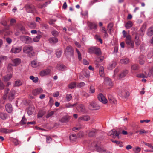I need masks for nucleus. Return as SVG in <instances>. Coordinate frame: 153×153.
<instances>
[{
	"label": "nucleus",
	"instance_id": "9b49d317",
	"mask_svg": "<svg viewBox=\"0 0 153 153\" xmlns=\"http://www.w3.org/2000/svg\"><path fill=\"white\" fill-rule=\"evenodd\" d=\"M33 48L30 46H26L23 48V51L25 53L28 54L30 52H32Z\"/></svg>",
	"mask_w": 153,
	"mask_h": 153
},
{
	"label": "nucleus",
	"instance_id": "a878e982",
	"mask_svg": "<svg viewBox=\"0 0 153 153\" xmlns=\"http://www.w3.org/2000/svg\"><path fill=\"white\" fill-rule=\"evenodd\" d=\"M69 117L68 116H65L63 117L59 121L62 123H66L68 121Z\"/></svg>",
	"mask_w": 153,
	"mask_h": 153
},
{
	"label": "nucleus",
	"instance_id": "8fccbe9b",
	"mask_svg": "<svg viewBox=\"0 0 153 153\" xmlns=\"http://www.w3.org/2000/svg\"><path fill=\"white\" fill-rule=\"evenodd\" d=\"M76 86V83L75 82H72L70 84L68 85L69 88H74Z\"/></svg>",
	"mask_w": 153,
	"mask_h": 153
},
{
	"label": "nucleus",
	"instance_id": "473e14b6",
	"mask_svg": "<svg viewBox=\"0 0 153 153\" xmlns=\"http://www.w3.org/2000/svg\"><path fill=\"white\" fill-rule=\"evenodd\" d=\"M129 62V59L127 58L123 59L120 60V63L121 64H126L128 63Z\"/></svg>",
	"mask_w": 153,
	"mask_h": 153
},
{
	"label": "nucleus",
	"instance_id": "4d7b16f0",
	"mask_svg": "<svg viewBox=\"0 0 153 153\" xmlns=\"http://www.w3.org/2000/svg\"><path fill=\"white\" fill-rule=\"evenodd\" d=\"M62 52L60 50H57L56 53V56L58 57L59 58L60 57L61 55Z\"/></svg>",
	"mask_w": 153,
	"mask_h": 153
},
{
	"label": "nucleus",
	"instance_id": "f704fd0d",
	"mask_svg": "<svg viewBox=\"0 0 153 153\" xmlns=\"http://www.w3.org/2000/svg\"><path fill=\"white\" fill-rule=\"evenodd\" d=\"M7 117V114L0 112V118L2 120H5Z\"/></svg>",
	"mask_w": 153,
	"mask_h": 153
},
{
	"label": "nucleus",
	"instance_id": "774afa93",
	"mask_svg": "<svg viewBox=\"0 0 153 153\" xmlns=\"http://www.w3.org/2000/svg\"><path fill=\"white\" fill-rule=\"evenodd\" d=\"M116 65V63L115 62H113L110 65L109 68L111 69L115 67Z\"/></svg>",
	"mask_w": 153,
	"mask_h": 153
},
{
	"label": "nucleus",
	"instance_id": "72a5a7b5",
	"mask_svg": "<svg viewBox=\"0 0 153 153\" xmlns=\"http://www.w3.org/2000/svg\"><path fill=\"white\" fill-rule=\"evenodd\" d=\"M147 35L149 36H151L153 35V27H151L148 29Z\"/></svg>",
	"mask_w": 153,
	"mask_h": 153
},
{
	"label": "nucleus",
	"instance_id": "9d476101",
	"mask_svg": "<svg viewBox=\"0 0 153 153\" xmlns=\"http://www.w3.org/2000/svg\"><path fill=\"white\" fill-rule=\"evenodd\" d=\"M78 112L84 113L85 111V109L84 105L82 104L78 105L76 108Z\"/></svg>",
	"mask_w": 153,
	"mask_h": 153
},
{
	"label": "nucleus",
	"instance_id": "b1692460",
	"mask_svg": "<svg viewBox=\"0 0 153 153\" xmlns=\"http://www.w3.org/2000/svg\"><path fill=\"white\" fill-rule=\"evenodd\" d=\"M34 107L33 105L29 106L28 110L27 111V113L29 115H32L34 111Z\"/></svg>",
	"mask_w": 153,
	"mask_h": 153
},
{
	"label": "nucleus",
	"instance_id": "c03bdc74",
	"mask_svg": "<svg viewBox=\"0 0 153 153\" xmlns=\"http://www.w3.org/2000/svg\"><path fill=\"white\" fill-rule=\"evenodd\" d=\"M12 141L14 145L15 146L21 143V142L19 141L17 139L14 138L13 139Z\"/></svg>",
	"mask_w": 153,
	"mask_h": 153
},
{
	"label": "nucleus",
	"instance_id": "0eeeda50",
	"mask_svg": "<svg viewBox=\"0 0 153 153\" xmlns=\"http://www.w3.org/2000/svg\"><path fill=\"white\" fill-rule=\"evenodd\" d=\"M99 100L104 104H106L108 100L105 97L102 93H100L97 96Z\"/></svg>",
	"mask_w": 153,
	"mask_h": 153
},
{
	"label": "nucleus",
	"instance_id": "cd10ccee",
	"mask_svg": "<svg viewBox=\"0 0 153 153\" xmlns=\"http://www.w3.org/2000/svg\"><path fill=\"white\" fill-rule=\"evenodd\" d=\"M49 69H46L41 71L40 73V75L42 76H43L48 74L50 72Z\"/></svg>",
	"mask_w": 153,
	"mask_h": 153
},
{
	"label": "nucleus",
	"instance_id": "4c0bfd02",
	"mask_svg": "<svg viewBox=\"0 0 153 153\" xmlns=\"http://www.w3.org/2000/svg\"><path fill=\"white\" fill-rule=\"evenodd\" d=\"M12 75L11 74H9L4 76V81L7 82L12 77Z\"/></svg>",
	"mask_w": 153,
	"mask_h": 153
},
{
	"label": "nucleus",
	"instance_id": "393cba45",
	"mask_svg": "<svg viewBox=\"0 0 153 153\" xmlns=\"http://www.w3.org/2000/svg\"><path fill=\"white\" fill-rule=\"evenodd\" d=\"M88 27L90 28L91 29H96L97 27V24L94 23H93L91 22H88Z\"/></svg>",
	"mask_w": 153,
	"mask_h": 153
},
{
	"label": "nucleus",
	"instance_id": "ddd939ff",
	"mask_svg": "<svg viewBox=\"0 0 153 153\" xmlns=\"http://www.w3.org/2000/svg\"><path fill=\"white\" fill-rule=\"evenodd\" d=\"M97 130L95 129H92L88 132V136L90 137L95 136L97 132Z\"/></svg>",
	"mask_w": 153,
	"mask_h": 153
},
{
	"label": "nucleus",
	"instance_id": "c756f323",
	"mask_svg": "<svg viewBox=\"0 0 153 153\" xmlns=\"http://www.w3.org/2000/svg\"><path fill=\"white\" fill-rule=\"evenodd\" d=\"M133 25L132 22L131 21H129L125 24V27L126 29H128L131 27Z\"/></svg>",
	"mask_w": 153,
	"mask_h": 153
},
{
	"label": "nucleus",
	"instance_id": "bb28decb",
	"mask_svg": "<svg viewBox=\"0 0 153 153\" xmlns=\"http://www.w3.org/2000/svg\"><path fill=\"white\" fill-rule=\"evenodd\" d=\"M78 119L79 121H88L90 119V117L88 116H84L79 117Z\"/></svg>",
	"mask_w": 153,
	"mask_h": 153
},
{
	"label": "nucleus",
	"instance_id": "a18cd8bd",
	"mask_svg": "<svg viewBox=\"0 0 153 153\" xmlns=\"http://www.w3.org/2000/svg\"><path fill=\"white\" fill-rule=\"evenodd\" d=\"M29 26L30 28L34 29L36 27V25L35 22H31L29 24Z\"/></svg>",
	"mask_w": 153,
	"mask_h": 153
},
{
	"label": "nucleus",
	"instance_id": "39448f33",
	"mask_svg": "<svg viewBox=\"0 0 153 153\" xmlns=\"http://www.w3.org/2000/svg\"><path fill=\"white\" fill-rule=\"evenodd\" d=\"M88 107L91 110H98L100 108V107L94 101L90 102Z\"/></svg>",
	"mask_w": 153,
	"mask_h": 153
},
{
	"label": "nucleus",
	"instance_id": "2f4dec72",
	"mask_svg": "<svg viewBox=\"0 0 153 153\" xmlns=\"http://www.w3.org/2000/svg\"><path fill=\"white\" fill-rule=\"evenodd\" d=\"M113 25L112 23H109L108 25L107 30L110 34H111V32L113 31L112 29Z\"/></svg>",
	"mask_w": 153,
	"mask_h": 153
},
{
	"label": "nucleus",
	"instance_id": "e2e57ef3",
	"mask_svg": "<svg viewBox=\"0 0 153 153\" xmlns=\"http://www.w3.org/2000/svg\"><path fill=\"white\" fill-rule=\"evenodd\" d=\"M95 38L97 40H98L101 44L102 43V40L100 38V37L98 35H95L94 36Z\"/></svg>",
	"mask_w": 153,
	"mask_h": 153
},
{
	"label": "nucleus",
	"instance_id": "7ed1b4c3",
	"mask_svg": "<svg viewBox=\"0 0 153 153\" xmlns=\"http://www.w3.org/2000/svg\"><path fill=\"white\" fill-rule=\"evenodd\" d=\"M131 36L128 34L127 35L126 38V39L125 41L126 44L129 47L133 48L134 46V43L133 40L131 39Z\"/></svg>",
	"mask_w": 153,
	"mask_h": 153
},
{
	"label": "nucleus",
	"instance_id": "5701e85b",
	"mask_svg": "<svg viewBox=\"0 0 153 153\" xmlns=\"http://www.w3.org/2000/svg\"><path fill=\"white\" fill-rule=\"evenodd\" d=\"M6 110L9 113L12 112L13 108L12 106L10 104L7 103L5 106Z\"/></svg>",
	"mask_w": 153,
	"mask_h": 153
},
{
	"label": "nucleus",
	"instance_id": "f3484780",
	"mask_svg": "<svg viewBox=\"0 0 153 153\" xmlns=\"http://www.w3.org/2000/svg\"><path fill=\"white\" fill-rule=\"evenodd\" d=\"M108 99L110 102L112 104L117 103V101L111 94H109L108 96Z\"/></svg>",
	"mask_w": 153,
	"mask_h": 153
},
{
	"label": "nucleus",
	"instance_id": "4468645a",
	"mask_svg": "<svg viewBox=\"0 0 153 153\" xmlns=\"http://www.w3.org/2000/svg\"><path fill=\"white\" fill-rule=\"evenodd\" d=\"M108 134V135L111 136L113 138H116L117 136H118L117 131L114 130H111L110 131Z\"/></svg>",
	"mask_w": 153,
	"mask_h": 153
},
{
	"label": "nucleus",
	"instance_id": "79ce46f5",
	"mask_svg": "<svg viewBox=\"0 0 153 153\" xmlns=\"http://www.w3.org/2000/svg\"><path fill=\"white\" fill-rule=\"evenodd\" d=\"M150 74H138L137 75V76L139 77H142V78H147L148 77L150 76Z\"/></svg>",
	"mask_w": 153,
	"mask_h": 153
},
{
	"label": "nucleus",
	"instance_id": "e433bc0d",
	"mask_svg": "<svg viewBox=\"0 0 153 153\" xmlns=\"http://www.w3.org/2000/svg\"><path fill=\"white\" fill-rule=\"evenodd\" d=\"M101 31L104 33L103 36L104 38H107L108 36V35L105 27H102V28Z\"/></svg>",
	"mask_w": 153,
	"mask_h": 153
},
{
	"label": "nucleus",
	"instance_id": "49530a36",
	"mask_svg": "<svg viewBox=\"0 0 153 153\" xmlns=\"http://www.w3.org/2000/svg\"><path fill=\"white\" fill-rule=\"evenodd\" d=\"M30 78L35 83H36L38 82V79L37 77H35L34 76H30Z\"/></svg>",
	"mask_w": 153,
	"mask_h": 153
},
{
	"label": "nucleus",
	"instance_id": "0e129e2a",
	"mask_svg": "<svg viewBox=\"0 0 153 153\" xmlns=\"http://www.w3.org/2000/svg\"><path fill=\"white\" fill-rule=\"evenodd\" d=\"M76 50L78 54V59L79 60H81L82 59L81 53L77 49H76Z\"/></svg>",
	"mask_w": 153,
	"mask_h": 153
},
{
	"label": "nucleus",
	"instance_id": "09e8293b",
	"mask_svg": "<svg viewBox=\"0 0 153 153\" xmlns=\"http://www.w3.org/2000/svg\"><path fill=\"white\" fill-rule=\"evenodd\" d=\"M45 112L44 111L42 110L38 112V117L41 118L43 116Z\"/></svg>",
	"mask_w": 153,
	"mask_h": 153
},
{
	"label": "nucleus",
	"instance_id": "864d4df0",
	"mask_svg": "<svg viewBox=\"0 0 153 153\" xmlns=\"http://www.w3.org/2000/svg\"><path fill=\"white\" fill-rule=\"evenodd\" d=\"M22 85V82L21 81L19 80L15 81L14 86H19Z\"/></svg>",
	"mask_w": 153,
	"mask_h": 153
},
{
	"label": "nucleus",
	"instance_id": "052dcab7",
	"mask_svg": "<svg viewBox=\"0 0 153 153\" xmlns=\"http://www.w3.org/2000/svg\"><path fill=\"white\" fill-rule=\"evenodd\" d=\"M54 111H52L49 112L46 116V118H48L52 116L54 114Z\"/></svg>",
	"mask_w": 153,
	"mask_h": 153
},
{
	"label": "nucleus",
	"instance_id": "ea45409f",
	"mask_svg": "<svg viewBox=\"0 0 153 153\" xmlns=\"http://www.w3.org/2000/svg\"><path fill=\"white\" fill-rule=\"evenodd\" d=\"M70 139L72 142L75 141L76 140V136L75 134H72L70 136Z\"/></svg>",
	"mask_w": 153,
	"mask_h": 153
},
{
	"label": "nucleus",
	"instance_id": "5fc2aeb1",
	"mask_svg": "<svg viewBox=\"0 0 153 153\" xmlns=\"http://www.w3.org/2000/svg\"><path fill=\"white\" fill-rule=\"evenodd\" d=\"M140 58V59L139 61V62L140 64L143 65L144 63L145 58L143 56H141Z\"/></svg>",
	"mask_w": 153,
	"mask_h": 153
},
{
	"label": "nucleus",
	"instance_id": "de8ad7c7",
	"mask_svg": "<svg viewBox=\"0 0 153 153\" xmlns=\"http://www.w3.org/2000/svg\"><path fill=\"white\" fill-rule=\"evenodd\" d=\"M72 98V96L71 94H68L66 95L65 98L67 101H70Z\"/></svg>",
	"mask_w": 153,
	"mask_h": 153
},
{
	"label": "nucleus",
	"instance_id": "412c9836",
	"mask_svg": "<svg viewBox=\"0 0 153 153\" xmlns=\"http://www.w3.org/2000/svg\"><path fill=\"white\" fill-rule=\"evenodd\" d=\"M32 66L33 68H36L39 66L41 64L40 63L36 60H34L32 61L31 62Z\"/></svg>",
	"mask_w": 153,
	"mask_h": 153
},
{
	"label": "nucleus",
	"instance_id": "7c9ffc66",
	"mask_svg": "<svg viewBox=\"0 0 153 153\" xmlns=\"http://www.w3.org/2000/svg\"><path fill=\"white\" fill-rule=\"evenodd\" d=\"M56 68L57 69L63 71L66 69V67L64 65L59 64L58 65L56 66Z\"/></svg>",
	"mask_w": 153,
	"mask_h": 153
},
{
	"label": "nucleus",
	"instance_id": "dca6fc26",
	"mask_svg": "<svg viewBox=\"0 0 153 153\" xmlns=\"http://www.w3.org/2000/svg\"><path fill=\"white\" fill-rule=\"evenodd\" d=\"M22 49V47H13L12 48L11 51L14 53H19L21 51Z\"/></svg>",
	"mask_w": 153,
	"mask_h": 153
},
{
	"label": "nucleus",
	"instance_id": "1a4fd4ad",
	"mask_svg": "<svg viewBox=\"0 0 153 153\" xmlns=\"http://www.w3.org/2000/svg\"><path fill=\"white\" fill-rule=\"evenodd\" d=\"M65 52L67 54L71 56L73 55L74 53L73 49L72 47L70 46H67L65 50Z\"/></svg>",
	"mask_w": 153,
	"mask_h": 153
},
{
	"label": "nucleus",
	"instance_id": "69168bd1",
	"mask_svg": "<svg viewBox=\"0 0 153 153\" xmlns=\"http://www.w3.org/2000/svg\"><path fill=\"white\" fill-rule=\"evenodd\" d=\"M76 104L75 103L73 104H71V103H68L65 106L67 108H70L71 107H73L74 106H76Z\"/></svg>",
	"mask_w": 153,
	"mask_h": 153
},
{
	"label": "nucleus",
	"instance_id": "58836bf2",
	"mask_svg": "<svg viewBox=\"0 0 153 153\" xmlns=\"http://www.w3.org/2000/svg\"><path fill=\"white\" fill-rule=\"evenodd\" d=\"M146 22L144 23L140 28V30L142 32H145L146 29Z\"/></svg>",
	"mask_w": 153,
	"mask_h": 153
},
{
	"label": "nucleus",
	"instance_id": "13d9d810",
	"mask_svg": "<svg viewBox=\"0 0 153 153\" xmlns=\"http://www.w3.org/2000/svg\"><path fill=\"white\" fill-rule=\"evenodd\" d=\"M41 36V35H38L37 36L33 38V41L35 42H38L40 39Z\"/></svg>",
	"mask_w": 153,
	"mask_h": 153
},
{
	"label": "nucleus",
	"instance_id": "c9c22d12",
	"mask_svg": "<svg viewBox=\"0 0 153 153\" xmlns=\"http://www.w3.org/2000/svg\"><path fill=\"white\" fill-rule=\"evenodd\" d=\"M0 131L1 132L5 133H9L13 131L12 130L7 129L5 128H1L0 129Z\"/></svg>",
	"mask_w": 153,
	"mask_h": 153
},
{
	"label": "nucleus",
	"instance_id": "2eb2a0df",
	"mask_svg": "<svg viewBox=\"0 0 153 153\" xmlns=\"http://www.w3.org/2000/svg\"><path fill=\"white\" fill-rule=\"evenodd\" d=\"M1 24H2L3 26H6V27L5 28L2 30L0 31L1 33H3L5 30H9L10 29L9 26H7V23L6 21H3L1 22Z\"/></svg>",
	"mask_w": 153,
	"mask_h": 153
},
{
	"label": "nucleus",
	"instance_id": "6e6d98bb",
	"mask_svg": "<svg viewBox=\"0 0 153 153\" xmlns=\"http://www.w3.org/2000/svg\"><path fill=\"white\" fill-rule=\"evenodd\" d=\"M131 69L134 70H137L139 69L138 66L137 64H134L132 66Z\"/></svg>",
	"mask_w": 153,
	"mask_h": 153
},
{
	"label": "nucleus",
	"instance_id": "f8f14e48",
	"mask_svg": "<svg viewBox=\"0 0 153 153\" xmlns=\"http://www.w3.org/2000/svg\"><path fill=\"white\" fill-rule=\"evenodd\" d=\"M104 83L106 85L108 86L111 87L113 86V83L110 79L108 77L105 78Z\"/></svg>",
	"mask_w": 153,
	"mask_h": 153
},
{
	"label": "nucleus",
	"instance_id": "f257e3e1",
	"mask_svg": "<svg viewBox=\"0 0 153 153\" xmlns=\"http://www.w3.org/2000/svg\"><path fill=\"white\" fill-rule=\"evenodd\" d=\"M90 148L92 150L96 149L99 152H102L104 150L100 146V144L97 141H94L91 145Z\"/></svg>",
	"mask_w": 153,
	"mask_h": 153
},
{
	"label": "nucleus",
	"instance_id": "680f3d73",
	"mask_svg": "<svg viewBox=\"0 0 153 153\" xmlns=\"http://www.w3.org/2000/svg\"><path fill=\"white\" fill-rule=\"evenodd\" d=\"M90 93L91 94L94 93L95 92V88L94 86H91L90 88Z\"/></svg>",
	"mask_w": 153,
	"mask_h": 153
},
{
	"label": "nucleus",
	"instance_id": "3c124183",
	"mask_svg": "<svg viewBox=\"0 0 153 153\" xmlns=\"http://www.w3.org/2000/svg\"><path fill=\"white\" fill-rule=\"evenodd\" d=\"M7 58V57L5 56H0V64L1 63L2 61H5L6 60Z\"/></svg>",
	"mask_w": 153,
	"mask_h": 153
},
{
	"label": "nucleus",
	"instance_id": "a19ab883",
	"mask_svg": "<svg viewBox=\"0 0 153 153\" xmlns=\"http://www.w3.org/2000/svg\"><path fill=\"white\" fill-rule=\"evenodd\" d=\"M135 42L137 46H139L140 44V40L139 39V37L137 35L135 37Z\"/></svg>",
	"mask_w": 153,
	"mask_h": 153
},
{
	"label": "nucleus",
	"instance_id": "6ab92c4d",
	"mask_svg": "<svg viewBox=\"0 0 153 153\" xmlns=\"http://www.w3.org/2000/svg\"><path fill=\"white\" fill-rule=\"evenodd\" d=\"M15 94V90H11L10 92L8 98L10 101H12L14 98V95Z\"/></svg>",
	"mask_w": 153,
	"mask_h": 153
},
{
	"label": "nucleus",
	"instance_id": "4be33fe9",
	"mask_svg": "<svg viewBox=\"0 0 153 153\" xmlns=\"http://www.w3.org/2000/svg\"><path fill=\"white\" fill-rule=\"evenodd\" d=\"M12 62L13 63V66H16L19 65L21 62V60L19 58H16L12 60Z\"/></svg>",
	"mask_w": 153,
	"mask_h": 153
},
{
	"label": "nucleus",
	"instance_id": "f03ea898",
	"mask_svg": "<svg viewBox=\"0 0 153 153\" xmlns=\"http://www.w3.org/2000/svg\"><path fill=\"white\" fill-rule=\"evenodd\" d=\"M88 51L90 53H95L97 56L100 55L102 54L100 49L96 47L90 48L88 50Z\"/></svg>",
	"mask_w": 153,
	"mask_h": 153
},
{
	"label": "nucleus",
	"instance_id": "bf43d9fd",
	"mask_svg": "<svg viewBox=\"0 0 153 153\" xmlns=\"http://www.w3.org/2000/svg\"><path fill=\"white\" fill-rule=\"evenodd\" d=\"M82 73L84 76L86 78H88L89 76V73L88 71H83Z\"/></svg>",
	"mask_w": 153,
	"mask_h": 153
},
{
	"label": "nucleus",
	"instance_id": "aec40b11",
	"mask_svg": "<svg viewBox=\"0 0 153 153\" xmlns=\"http://www.w3.org/2000/svg\"><path fill=\"white\" fill-rule=\"evenodd\" d=\"M43 92V90L41 88H39L35 89L33 91V94L34 95L39 94Z\"/></svg>",
	"mask_w": 153,
	"mask_h": 153
},
{
	"label": "nucleus",
	"instance_id": "c85d7f7f",
	"mask_svg": "<svg viewBox=\"0 0 153 153\" xmlns=\"http://www.w3.org/2000/svg\"><path fill=\"white\" fill-rule=\"evenodd\" d=\"M50 43L53 44L56 43L58 41V39L56 37H51L49 39Z\"/></svg>",
	"mask_w": 153,
	"mask_h": 153
},
{
	"label": "nucleus",
	"instance_id": "6e6552de",
	"mask_svg": "<svg viewBox=\"0 0 153 153\" xmlns=\"http://www.w3.org/2000/svg\"><path fill=\"white\" fill-rule=\"evenodd\" d=\"M128 70H124L122 72L117 75V79H120L124 77L128 74Z\"/></svg>",
	"mask_w": 153,
	"mask_h": 153
},
{
	"label": "nucleus",
	"instance_id": "423d86ee",
	"mask_svg": "<svg viewBox=\"0 0 153 153\" xmlns=\"http://www.w3.org/2000/svg\"><path fill=\"white\" fill-rule=\"evenodd\" d=\"M26 11L28 13H35L36 12V10L34 6L32 5L27 4L25 6Z\"/></svg>",
	"mask_w": 153,
	"mask_h": 153
},
{
	"label": "nucleus",
	"instance_id": "a211bd4d",
	"mask_svg": "<svg viewBox=\"0 0 153 153\" xmlns=\"http://www.w3.org/2000/svg\"><path fill=\"white\" fill-rule=\"evenodd\" d=\"M16 28L19 29L23 34L26 33L25 30V27L20 24H18L16 26Z\"/></svg>",
	"mask_w": 153,
	"mask_h": 153
},
{
	"label": "nucleus",
	"instance_id": "603ef678",
	"mask_svg": "<svg viewBox=\"0 0 153 153\" xmlns=\"http://www.w3.org/2000/svg\"><path fill=\"white\" fill-rule=\"evenodd\" d=\"M104 59V57L103 56H101L98 57H97L96 60V61L97 62H101Z\"/></svg>",
	"mask_w": 153,
	"mask_h": 153
},
{
	"label": "nucleus",
	"instance_id": "37998d69",
	"mask_svg": "<svg viewBox=\"0 0 153 153\" xmlns=\"http://www.w3.org/2000/svg\"><path fill=\"white\" fill-rule=\"evenodd\" d=\"M129 95V92L127 91H124L122 92V96L125 98L128 97Z\"/></svg>",
	"mask_w": 153,
	"mask_h": 153
},
{
	"label": "nucleus",
	"instance_id": "20e7f679",
	"mask_svg": "<svg viewBox=\"0 0 153 153\" xmlns=\"http://www.w3.org/2000/svg\"><path fill=\"white\" fill-rule=\"evenodd\" d=\"M19 38L22 42L26 43H30L33 42L32 39L27 36H20Z\"/></svg>",
	"mask_w": 153,
	"mask_h": 153
},
{
	"label": "nucleus",
	"instance_id": "338daca9",
	"mask_svg": "<svg viewBox=\"0 0 153 153\" xmlns=\"http://www.w3.org/2000/svg\"><path fill=\"white\" fill-rule=\"evenodd\" d=\"M139 134L140 135L143 134L147 133L148 132V131H146L144 129H141L139 131Z\"/></svg>",
	"mask_w": 153,
	"mask_h": 153
}]
</instances>
